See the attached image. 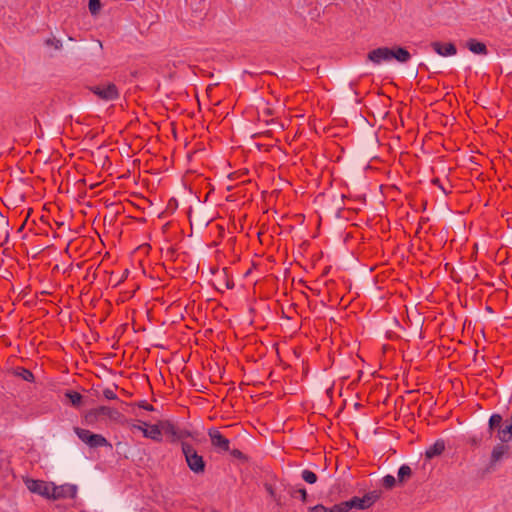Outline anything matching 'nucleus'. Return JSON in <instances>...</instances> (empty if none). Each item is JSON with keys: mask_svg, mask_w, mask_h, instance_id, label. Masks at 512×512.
Instances as JSON below:
<instances>
[{"mask_svg": "<svg viewBox=\"0 0 512 512\" xmlns=\"http://www.w3.org/2000/svg\"><path fill=\"white\" fill-rule=\"evenodd\" d=\"M89 447L90 448H99V447H112V446L103 435L94 433Z\"/></svg>", "mask_w": 512, "mask_h": 512, "instance_id": "14", "label": "nucleus"}, {"mask_svg": "<svg viewBox=\"0 0 512 512\" xmlns=\"http://www.w3.org/2000/svg\"><path fill=\"white\" fill-rule=\"evenodd\" d=\"M445 450V442L443 440H437L433 445H431L425 452V457L427 459H432L436 456L441 455Z\"/></svg>", "mask_w": 512, "mask_h": 512, "instance_id": "11", "label": "nucleus"}, {"mask_svg": "<svg viewBox=\"0 0 512 512\" xmlns=\"http://www.w3.org/2000/svg\"><path fill=\"white\" fill-rule=\"evenodd\" d=\"M367 58L376 65H379L382 62H388L392 59H395L400 63H406L411 59V54L403 47H395L393 49L388 47H379L371 50L368 53Z\"/></svg>", "mask_w": 512, "mask_h": 512, "instance_id": "1", "label": "nucleus"}, {"mask_svg": "<svg viewBox=\"0 0 512 512\" xmlns=\"http://www.w3.org/2000/svg\"><path fill=\"white\" fill-rule=\"evenodd\" d=\"M24 483L31 493L38 494L49 499L51 483L45 482L43 480H35L28 477L24 478Z\"/></svg>", "mask_w": 512, "mask_h": 512, "instance_id": "4", "label": "nucleus"}, {"mask_svg": "<svg viewBox=\"0 0 512 512\" xmlns=\"http://www.w3.org/2000/svg\"><path fill=\"white\" fill-rule=\"evenodd\" d=\"M74 432L76 433V435L79 437V439L83 443H85L88 446L90 445L91 439H92V436L94 433H92L88 429H83V428H79V427H75Z\"/></svg>", "mask_w": 512, "mask_h": 512, "instance_id": "15", "label": "nucleus"}, {"mask_svg": "<svg viewBox=\"0 0 512 512\" xmlns=\"http://www.w3.org/2000/svg\"><path fill=\"white\" fill-rule=\"evenodd\" d=\"M380 498V492L371 491L366 493L363 497H353L347 501L349 510L356 509H367L371 507Z\"/></svg>", "mask_w": 512, "mask_h": 512, "instance_id": "3", "label": "nucleus"}, {"mask_svg": "<svg viewBox=\"0 0 512 512\" xmlns=\"http://www.w3.org/2000/svg\"><path fill=\"white\" fill-rule=\"evenodd\" d=\"M77 494V486L73 484H63L55 486L51 483V491L49 499L75 498Z\"/></svg>", "mask_w": 512, "mask_h": 512, "instance_id": "5", "label": "nucleus"}, {"mask_svg": "<svg viewBox=\"0 0 512 512\" xmlns=\"http://www.w3.org/2000/svg\"><path fill=\"white\" fill-rule=\"evenodd\" d=\"M230 454L234 457V458H237L239 460H241L242 462H246L248 461V457L243 454L239 449H233L230 451Z\"/></svg>", "mask_w": 512, "mask_h": 512, "instance_id": "28", "label": "nucleus"}, {"mask_svg": "<svg viewBox=\"0 0 512 512\" xmlns=\"http://www.w3.org/2000/svg\"><path fill=\"white\" fill-rule=\"evenodd\" d=\"M162 430L166 433V434H169L173 437H176V438H179V434H178V429L177 427L170 423V422H164L162 424Z\"/></svg>", "mask_w": 512, "mask_h": 512, "instance_id": "21", "label": "nucleus"}, {"mask_svg": "<svg viewBox=\"0 0 512 512\" xmlns=\"http://www.w3.org/2000/svg\"><path fill=\"white\" fill-rule=\"evenodd\" d=\"M412 475V469L408 465L400 466L398 470V483H404Z\"/></svg>", "mask_w": 512, "mask_h": 512, "instance_id": "17", "label": "nucleus"}, {"mask_svg": "<svg viewBox=\"0 0 512 512\" xmlns=\"http://www.w3.org/2000/svg\"><path fill=\"white\" fill-rule=\"evenodd\" d=\"M15 375L22 378L23 380L27 382H33L34 381V375L33 373L25 368H17L15 370Z\"/></svg>", "mask_w": 512, "mask_h": 512, "instance_id": "19", "label": "nucleus"}, {"mask_svg": "<svg viewBox=\"0 0 512 512\" xmlns=\"http://www.w3.org/2000/svg\"><path fill=\"white\" fill-rule=\"evenodd\" d=\"M499 438L502 442H508L512 439V424L498 430Z\"/></svg>", "mask_w": 512, "mask_h": 512, "instance_id": "18", "label": "nucleus"}, {"mask_svg": "<svg viewBox=\"0 0 512 512\" xmlns=\"http://www.w3.org/2000/svg\"><path fill=\"white\" fill-rule=\"evenodd\" d=\"M508 446L504 444L496 445L491 453V463L494 464L502 459V457L507 453Z\"/></svg>", "mask_w": 512, "mask_h": 512, "instance_id": "13", "label": "nucleus"}, {"mask_svg": "<svg viewBox=\"0 0 512 512\" xmlns=\"http://www.w3.org/2000/svg\"><path fill=\"white\" fill-rule=\"evenodd\" d=\"M431 47L440 56H453L457 53L456 46L453 43L442 44L439 41L431 43Z\"/></svg>", "mask_w": 512, "mask_h": 512, "instance_id": "8", "label": "nucleus"}, {"mask_svg": "<svg viewBox=\"0 0 512 512\" xmlns=\"http://www.w3.org/2000/svg\"><path fill=\"white\" fill-rule=\"evenodd\" d=\"M139 407H141V408H143V409H145L147 411H153L154 410V407L151 404H148V403H146L144 401L139 404Z\"/></svg>", "mask_w": 512, "mask_h": 512, "instance_id": "32", "label": "nucleus"}, {"mask_svg": "<svg viewBox=\"0 0 512 512\" xmlns=\"http://www.w3.org/2000/svg\"><path fill=\"white\" fill-rule=\"evenodd\" d=\"M301 477L305 482L309 484H314L317 481V475L313 471L308 469L302 471Z\"/></svg>", "mask_w": 512, "mask_h": 512, "instance_id": "22", "label": "nucleus"}, {"mask_svg": "<svg viewBox=\"0 0 512 512\" xmlns=\"http://www.w3.org/2000/svg\"><path fill=\"white\" fill-rule=\"evenodd\" d=\"M100 9V0H89V10L92 14H96Z\"/></svg>", "mask_w": 512, "mask_h": 512, "instance_id": "29", "label": "nucleus"}, {"mask_svg": "<svg viewBox=\"0 0 512 512\" xmlns=\"http://www.w3.org/2000/svg\"><path fill=\"white\" fill-rule=\"evenodd\" d=\"M466 47L474 54L486 55L488 53L486 45L473 38L466 42Z\"/></svg>", "mask_w": 512, "mask_h": 512, "instance_id": "10", "label": "nucleus"}, {"mask_svg": "<svg viewBox=\"0 0 512 512\" xmlns=\"http://www.w3.org/2000/svg\"><path fill=\"white\" fill-rule=\"evenodd\" d=\"M349 505L347 501L341 502L329 508V512H348Z\"/></svg>", "mask_w": 512, "mask_h": 512, "instance_id": "25", "label": "nucleus"}, {"mask_svg": "<svg viewBox=\"0 0 512 512\" xmlns=\"http://www.w3.org/2000/svg\"><path fill=\"white\" fill-rule=\"evenodd\" d=\"M310 512H329V509L323 505H316L310 508Z\"/></svg>", "mask_w": 512, "mask_h": 512, "instance_id": "31", "label": "nucleus"}, {"mask_svg": "<svg viewBox=\"0 0 512 512\" xmlns=\"http://www.w3.org/2000/svg\"><path fill=\"white\" fill-rule=\"evenodd\" d=\"M136 429H139L142 431L144 437L155 440V441H161V429L157 425H151L149 428H144L139 425L133 426Z\"/></svg>", "mask_w": 512, "mask_h": 512, "instance_id": "9", "label": "nucleus"}, {"mask_svg": "<svg viewBox=\"0 0 512 512\" xmlns=\"http://www.w3.org/2000/svg\"><path fill=\"white\" fill-rule=\"evenodd\" d=\"M432 183H433V184L438 185V186H439V188H440V189H441L445 194H447V193H448V192L446 191V189H445L443 186H441V185L439 184V179H438V178L433 179V180H432Z\"/></svg>", "mask_w": 512, "mask_h": 512, "instance_id": "33", "label": "nucleus"}, {"mask_svg": "<svg viewBox=\"0 0 512 512\" xmlns=\"http://www.w3.org/2000/svg\"><path fill=\"white\" fill-rule=\"evenodd\" d=\"M382 482L386 489H392L396 484V479L393 475H386L383 477Z\"/></svg>", "mask_w": 512, "mask_h": 512, "instance_id": "26", "label": "nucleus"}, {"mask_svg": "<svg viewBox=\"0 0 512 512\" xmlns=\"http://www.w3.org/2000/svg\"><path fill=\"white\" fill-rule=\"evenodd\" d=\"M44 44L49 47L53 48L54 50H60L63 47L62 41L57 39L55 36H51L44 40Z\"/></svg>", "mask_w": 512, "mask_h": 512, "instance_id": "20", "label": "nucleus"}, {"mask_svg": "<svg viewBox=\"0 0 512 512\" xmlns=\"http://www.w3.org/2000/svg\"><path fill=\"white\" fill-rule=\"evenodd\" d=\"M208 436L210 437L211 444L214 448L218 449L219 451H229L230 441L226 437H224L218 429H209Z\"/></svg>", "mask_w": 512, "mask_h": 512, "instance_id": "6", "label": "nucleus"}, {"mask_svg": "<svg viewBox=\"0 0 512 512\" xmlns=\"http://www.w3.org/2000/svg\"><path fill=\"white\" fill-rule=\"evenodd\" d=\"M93 413L96 417L107 416L110 419H117L120 415L118 410L107 406H99L94 409Z\"/></svg>", "mask_w": 512, "mask_h": 512, "instance_id": "12", "label": "nucleus"}, {"mask_svg": "<svg viewBox=\"0 0 512 512\" xmlns=\"http://www.w3.org/2000/svg\"><path fill=\"white\" fill-rule=\"evenodd\" d=\"M289 494L291 497H300L303 502L307 500V491L304 488H290Z\"/></svg>", "mask_w": 512, "mask_h": 512, "instance_id": "23", "label": "nucleus"}, {"mask_svg": "<svg viewBox=\"0 0 512 512\" xmlns=\"http://www.w3.org/2000/svg\"><path fill=\"white\" fill-rule=\"evenodd\" d=\"M65 396L67 399H69L70 403L74 406V407H79L82 403V395L76 391H73V390H69L65 393Z\"/></svg>", "mask_w": 512, "mask_h": 512, "instance_id": "16", "label": "nucleus"}, {"mask_svg": "<svg viewBox=\"0 0 512 512\" xmlns=\"http://www.w3.org/2000/svg\"><path fill=\"white\" fill-rule=\"evenodd\" d=\"M93 93L99 98L109 101L118 97V90L114 84H108L107 86H96L92 89Z\"/></svg>", "mask_w": 512, "mask_h": 512, "instance_id": "7", "label": "nucleus"}, {"mask_svg": "<svg viewBox=\"0 0 512 512\" xmlns=\"http://www.w3.org/2000/svg\"><path fill=\"white\" fill-rule=\"evenodd\" d=\"M265 489L268 492V494L273 498V500L277 503V505L281 506V499L280 497H277L273 487L270 484H265Z\"/></svg>", "mask_w": 512, "mask_h": 512, "instance_id": "27", "label": "nucleus"}, {"mask_svg": "<svg viewBox=\"0 0 512 512\" xmlns=\"http://www.w3.org/2000/svg\"><path fill=\"white\" fill-rule=\"evenodd\" d=\"M502 417L499 414H493L489 419L490 429L501 428Z\"/></svg>", "mask_w": 512, "mask_h": 512, "instance_id": "24", "label": "nucleus"}, {"mask_svg": "<svg viewBox=\"0 0 512 512\" xmlns=\"http://www.w3.org/2000/svg\"><path fill=\"white\" fill-rule=\"evenodd\" d=\"M181 447L189 469L195 474L204 473L205 461L203 457L199 455L195 448L187 442H183Z\"/></svg>", "mask_w": 512, "mask_h": 512, "instance_id": "2", "label": "nucleus"}, {"mask_svg": "<svg viewBox=\"0 0 512 512\" xmlns=\"http://www.w3.org/2000/svg\"><path fill=\"white\" fill-rule=\"evenodd\" d=\"M103 396L108 400H115L117 399V395L115 391L111 388H106L103 390Z\"/></svg>", "mask_w": 512, "mask_h": 512, "instance_id": "30", "label": "nucleus"}]
</instances>
